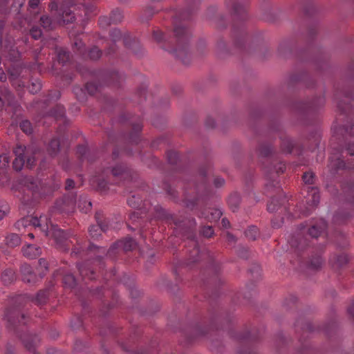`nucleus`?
Returning <instances> with one entry per match:
<instances>
[{
    "label": "nucleus",
    "instance_id": "f257e3e1",
    "mask_svg": "<svg viewBox=\"0 0 354 354\" xmlns=\"http://www.w3.org/2000/svg\"><path fill=\"white\" fill-rule=\"evenodd\" d=\"M15 228L18 231H22L26 228L39 229L44 232V235L55 241L56 246L64 251H68L71 248L72 250L71 254L73 256L82 255V252L86 253V255L92 257L95 256V259L91 261L88 260L84 264L78 263L77 265L80 274L83 279H88L92 280L96 278V273L93 268H90V265L96 263L101 269L103 267L102 261V254H105L106 250L104 248H98L93 244H89L86 251H84L86 241L75 236L66 234L64 230H61L56 225H53L46 215L37 216H26L18 220L15 225Z\"/></svg>",
    "mask_w": 354,
    "mask_h": 354
},
{
    "label": "nucleus",
    "instance_id": "f03ea898",
    "mask_svg": "<svg viewBox=\"0 0 354 354\" xmlns=\"http://www.w3.org/2000/svg\"><path fill=\"white\" fill-rule=\"evenodd\" d=\"M353 98V92L348 90H337L335 95L337 109L341 114L347 116L348 122L346 125L339 128L334 127L335 135L330 144L333 152L328 165L332 174L340 169H354V165L346 163L342 159L345 151L351 156H354V121L349 115L351 106L348 103Z\"/></svg>",
    "mask_w": 354,
    "mask_h": 354
},
{
    "label": "nucleus",
    "instance_id": "7ed1b4c3",
    "mask_svg": "<svg viewBox=\"0 0 354 354\" xmlns=\"http://www.w3.org/2000/svg\"><path fill=\"white\" fill-rule=\"evenodd\" d=\"M259 154L261 158H266L263 162V169L266 178V189L268 192H276L279 196L271 198L268 204V210L270 212L278 211L285 205L286 198H281L279 175L286 169L285 164L281 160L278 155L274 153L272 147L270 144L263 143L259 147Z\"/></svg>",
    "mask_w": 354,
    "mask_h": 354
},
{
    "label": "nucleus",
    "instance_id": "20e7f679",
    "mask_svg": "<svg viewBox=\"0 0 354 354\" xmlns=\"http://www.w3.org/2000/svg\"><path fill=\"white\" fill-rule=\"evenodd\" d=\"M49 289L39 290L35 297L28 295H19L10 299V305L4 314L8 326L16 329L17 324H26L28 317L23 311L24 308L29 302H33L37 306L46 304L48 300Z\"/></svg>",
    "mask_w": 354,
    "mask_h": 354
},
{
    "label": "nucleus",
    "instance_id": "39448f33",
    "mask_svg": "<svg viewBox=\"0 0 354 354\" xmlns=\"http://www.w3.org/2000/svg\"><path fill=\"white\" fill-rule=\"evenodd\" d=\"M157 216L159 218L166 220L169 223H174L176 232L180 234L182 236L189 239L194 247L192 251L189 252V257L187 260V266L190 267L192 263L197 262L202 259L203 256L205 255L200 251V249L195 241L196 233L195 226L196 222L194 219L180 220L174 215L169 214L164 209L158 207L156 209Z\"/></svg>",
    "mask_w": 354,
    "mask_h": 354
},
{
    "label": "nucleus",
    "instance_id": "423d86ee",
    "mask_svg": "<svg viewBox=\"0 0 354 354\" xmlns=\"http://www.w3.org/2000/svg\"><path fill=\"white\" fill-rule=\"evenodd\" d=\"M118 156L119 151L115 149L112 154V162H109V166H104L100 172L91 178V184L98 191L104 192L109 189L107 179L109 174L112 175L116 183L131 179V170L124 164L116 162Z\"/></svg>",
    "mask_w": 354,
    "mask_h": 354
},
{
    "label": "nucleus",
    "instance_id": "0eeeda50",
    "mask_svg": "<svg viewBox=\"0 0 354 354\" xmlns=\"http://www.w3.org/2000/svg\"><path fill=\"white\" fill-rule=\"evenodd\" d=\"M326 222L323 218L313 220L308 225H302L288 240L294 252L300 256V252L309 244V238L316 239L326 229Z\"/></svg>",
    "mask_w": 354,
    "mask_h": 354
},
{
    "label": "nucleus",
    "instance_id": "6e6552de",
    "mask_svg": "<svg viewBox=\"0 0 354 354\" xmlns=\"http://www.w3.org/2000/svg\"><path fill=\"white\" fill-rule=\"evenodd\" d=\"M174 32L176 45L171 47L169 51L174 53L185 64H187L189 63L187 56L188 55V41L190 37L189 32L184 25L177 24L176 19H175Z\"/></svg>",
    "mask_w": 354,
    "mask_h": 354
},
{
    "label": "nucleus",
    "instance_id": "1a4fd4ad",
    "mask_svg": "<svg viewBox=\"0 0 354 354\" xmlns=\"http://www.w3.org/2000/svg\"><path fill=\"white\" fill-rule=\"evenodd\" d=\"M38 151L32 145L26 147L21 144H17L14 149V153L16 156L12 162L14 169L20 171L25 165L27 167L31 168L35 165Z\"/></svg>",
    "mask_w": 354,
    "mask_h": 354
},
{
    "label": "nucleus",
    "instance_id": "9d476101",
    "mask_svg": "<svg viewBox=\"0 0 354 354\" xmlns=\"http://www.w3.org/2000/svg\"><path fill=\"white\" fill-rule=\"evenodd\" d=\"M302 178L304 182L308 185L304 189V191L307 192L306 203L308 206L306 207L305 210L302 211L301 214L303 215H308L310 212L317 205L319 202L320 196L317 187L309 186L314 183V174L312 172H305Z\"/></svg>",
    "mask_w": 354,
    "mask_h": 354
},
{
    "label": "nucleus",
    "instance_id": "9b49d317",
    "mask_svg": "<svg viewBox=\"0 0 354 354\" xmlns=\"http://www.w3.org/2000/svg\"><path fill=\"white\" fill-rule=\"evenodd\" d=\"M60 93L58 91L50 92L48 97L44 100L43 102H36L35 108L39 110V115L44 118L48 116L53 117L55 120H58L62 119L65 115V109L63 106L57 104L50 111L44 110L46 108L47 101L57 100L59 99Z\"/></svg>",
    "mask_w": 354,
    "mask_h": 354
},
{
    "label": "nucleus",
    "instance_id": "f8f14e48",
    "mask_svg": "<svg viewBox=\"0 0 354 354\" xmlns=\"http://www.w3.org/2000/svg\"><path fill=\"white\" fill-rule=\"evenodd\" d=\"M121 120L122 122L127 120L128 124L131 127V130L127 136L128 146L124 147L123 151L128 155H132V149H130L129 145L132 147L138 144L140 141L139 133L141 131L142 128V121L140 118H134V117H131L127 119L126 115H122Z\"/></svg>",
    "mask_w": 354,
    "mask_h": 354
},
{
    "label": "nucleus",
    "instance_id": "ddd939ff",
    "mask_svg": "<svg viewBox=\"0 0 354 354\" xmlns=\"http://www.w3.org/2000/svg\"><path fill=\"white\" fill-rule=\"evenodd\" d=\"M70 36L74 37L73 50L80 54L84 59L88 58L91 60H97L102 56V50L97 46H93L86 50L84 44L80 36L75 37L73 31L70 32Z\"/></svg>",
    "mask_w": 354,
    "mask_h": 354
},
{
    "label": "nucleus",
    "instance_id": "4468645a",
    "mask_svg": "<svg viewBox=\"0 0 354 354\" xmlns=\"http://www.w3.org/2000/svg\"><path fill=\"white\" fill-rule=\"evenodd\" d=\"M77 70L82 75H86L85 71L88 72L92 77H95L97 78H102L103 80L107 84H111L113 86H118L122 80H123V75L120 74L118 71H113L104 73L103 72H98L97 73H94L92 71H90L88 69L85 68L82 69L81 67L77 66Z\"/></svg>",
    "mask_w": 354,
    "mask_h": 354
},
{
    "label": "nucleus",
    "instance_id": "2eb2a0df",
    "mask_svg": "<svg viewBox=\"0 0 354 354\" xmlns=\"http://www.w3.org/2000/svg\"><path fill=\"white\" fill-rule=\"evenodd\" d=\"M110 37L114 44L122 39L124 45L127 48L131 49L135 53H137V48L140 47V44L136 38L132 39L128 32H122L121 30L116 28L113 29L110 32Z\"/></svg>",
    "mask_w": 354,
    "mask_h": 354
},
{
    "label": "nucleus",
    "instance_id": "dca6fc26",
    "mask_svg": "<svg viewBox=\"0 0 354 354\" xmlns=\"http://www.w3.org/2000/svg\"><path fill=\"white\" fill-rule=\"evenodd\" d=\"M207 173V169H201L196 179L187 185V188L193 187L198 194H208L210 191L208 185Z\"/></svg>",
    "mask_w": 354,
    "mask_h": 354
},
{
    "label": "nucleus",
    "instance_id": "f3484780",
    "mask_svg": "<svg viewBox=\"0 0 354 354\" xmlns=\"http://www.w3.org/2000/svg\"><path fill=\"white\" fill-rule=\"evenodd\" d=\"M136 245L135 240L131 237H127L113 244L107 251L106 255L113 259L120 251H131L136 248Z\"/></svg>",
    "mask_w": 354,
    "mask_h": 354
},
{
    "label": "nucleus",
    "instance_id": "a211bd4d",
    "mask_svg": "<svg viewBox=\"0 0 354 354\" xmlns=\"http://www.w3.org/2000/svg\"><path fill=\"white\" fill-rule=\"evenodd\" d=\"M101 86L95 82H88L85 84L84 89L75 86L73 92L79 101L83 102L86 99V91L90 95H95L97 92H100Z\"/></svg>",
    "mask_w": 354,
    "mask_h": 354
},
{
    "label": "nucleus",
    "instance_id": "6ab92c4d",
    "mask_svg": "<svg viewBox=\"0 0 354 354\" xmlns=\"http://www.w3.org/2000/svg\"><path fill=\"white\" fill-rule=\"evenodd\" d=\"M95 216L97 225L90 226L88 233L91 238L97 239L98 236L101 235L102 232H105L109 230V223L103 219L102 212H97Z\"/></svg>",
    "mask_w": 354,
    "mask_h": 354
},
{
    "label": "nucleus",
    "instance_id": "aec40b11",
    "mask_svg": "<svg viewBox=\"0 0 354 354\" xmlns=\"http://www.w3.org/2000/svg\"><path fill=\"white\" fill-rule=\"evenodd\" d=\"M325 100L324 97H319L313 99L310 102L301 104L298 106L299 111L304 114H308L310 112H313L318 107L324 105Z\"/></svg>",
    "mask_w": 354,
    "mask_h": 354
},
{
    "label": "nucleus",
    "instance_id": "412c9836",
    "mask_svg": "<svg viewBox=\"0 0 354 354\" xmlns=\"http://www.w3.org/2000/svg\"><path fill=\"white\" fill-rule=\"evenodd\" d=\"M68 4H70V6H68V3L64 4L59 12L61 17L60 19L64 24H70L75 20V15L71 9V7L75 6L73 1L69 0Z\"/></svg>",
    "mask_w": 354,
    "mask_h": 354
},
{
    "label": "nucleus",
    "instance_id": "4be33fe9",
    "mask_svg": "<svg viewBox=\"0 0 354 354\" xmlns=\"http://www.w3.org/2000/svg\"><path fill=\"white\" fill-rule=\"evenodd\" d=\"M20 272L21 274L22 280L28 283H35L37 281V276L33 272L32 268L28 263H23L20 267Z\"/></svg>",
    "mask_w": 354,
    "mask_h": 354
},
{
    "label": "nucleus",
    "instance_id": "5701e85b",
    "mask_svg": "<svg viewBox=\"0 0 354 354\" xmlns=\"http://www.w3.org/2000/svg\"><path fill=\"white\" fill-rule=\"evenodd\" d=\"M23 255L30 259H36L41 254V248L32 244H27L22 247Z\"/></svg>",
    "mask_w": 354,
    "mask_h": 354
},
{
    "label": "nucleus",
    "instance_id": "b1692460",
    "mask_svg": "<svg viewBox=\"0 0 354 354\" xmlns=\"http://www.w3.org/2000/svg\"><path fill=\"white\" fill-rule=\"evenodd\" d=\"M76 153L78 158L82 162L86 160L91 162L94 160V153L91 152L85 145H79Z\"/></svg>",
    "mask_w": 354,
    "mask_h": 354
},
{
    "label": "nucleus",
    "instance_id": "393cba45",
    "mask_svg": "<svg viewBox=\"0 0 354 354\" xmlns=\"http://www.w3.org/2000/svg\"><path fill=\"white\" fill-rule=\"evenodd\" d=\"M75 198L73 195L65 196L63 200V205L58 210L66 214L73 212L75 206Z\"/></svg>",
    "mask_w": 354,
    "mask_h": 354
},
{
    "label": "nucleus",
    "instance_id": "a878e982",
    "mask_svg": "<svg viewBox=\"0 0 354 354\" xmlns=\"http://www.w3.org/2000/svg\"><path fill=\"white\" fill-rule=\"evenodd\" d=\"M20 338L21 339L25 347L30 351H35V348L40 340L37 335L32 334H27L23 337L21 336Z\"/></svg>",
    "mask_w": 354,
    "mask_h": 354
},
{
    "label": "nucleus",
    "instance_id": "bb28decb",
    "mask_svg": "<svg viewBox=\"0 0 354 354\" xmlns=\"http://www.w3.org/2000/svg\"><path fill=\"white\" fill-rule=\"evenodd\" d=\"M221 216V211L216 208H209L201 212V216L210 222L218 221Z\"/></svg>",
    "mask_w": 354,
    "mask_h": 354
},
{
    "label": "nucleus",
    "instance_id": "cd10ccee",
    "mask_svg": "<svg viewBox=\"0 0 354 354\" xmlns=\"http://www.w3.org/2000/svg\"><path fill=\"white\" fill-rule=\"evenodd\" d=\"M62 147H64V144H61L60 139L53 138L48 144L47 151L50 156H55Z\"/></svg>",
    "mask_w": 354,
    "mask_h": 354
},
{
    "label": "nucleus",
    "instance_id": "c85d7f7f",
    "mask_svg": "<svg viewBox=\"0 0 354 354\" xmlns=\"http://www.w3.org/2000/svg\"><path fill=\"white\" fill-rule=\"evenodd\" d=\"M232 6L233 14L236 17L239 18L241 20H243L246 18V9L241 3L234 1Z\"/></svg>",
    "mask_w": 354,
    "mask_h": 354
},
{
    "label": "nucleus",
    "instance_id": "c756f323",
    "mask_svg": "<svg viewBox=\"0 0 354 354\" xmlns=\"http://www.w3.org/2000/svg\"><path fill=\"white\" fill-rule=\"evenodd\" d=\"M12 99V95L5 86L0 87V109H1L6 103L10 104Z\"/></svg>",
    "mask_w": 354,
    "mask_h": 354
},
{
    "label": "nucleus",
    "instance_id": "7c9ffc66",
    "mask_svg": "<svg viewBox=\"0 0 354 354\" xmlns=\"http://www.w3.org/2000/svg\"><path fill=\"white\" fill-rule=\"evenodd\" d=\"M77 206L82 212L87 213L91 210L92 203L88 201L86 196H80L78 200Z\"/></svg>",
    "mask_w": 354,
    "mask_h": 354
},
{
    "label": "nucleus",
    "instance_id": "2f4dec72",
    "mask_svg": "<svg viewBox=\"0 0 354 354\" xmlns=\"http://www.w3.org/2000/svg\"><path fill=\"white\" fill-rule=\"evenodd\" d=\"M56 57L57 61L59 64H62L63 66L66 64L70 60V55L68 51H66L63 48H56Z\"/></svg>",
    "mask_w": 354,
    "mask_h": 354
},
{
    "label": "nucleus",
    "instance_id": "473e14b6",
    "mask_svg": "<svg viewBox=\"0 0 354 354\" xmlns=\"http://www.w3.org/2000/svg\"><path fill=\"white\" fill-rule=\"evenodd\" d=\"M234 37L236 44L240 47L243 45V41L245 39L246 34L243 27L240 29L236 28V26H234Z\"/></svg>",
    "mask_w": 354,
    "mask_h": 354
},
{
    "label": "nucleus",
    "instance_id": "72a5a7b5",
    "mask_svg": "<svg viewBox=\"0 0 354 354\" xmlns=\"http://www.w3.org/2000/svg\"><path fill=\"white\" fill-rule=\"evenodd\" d=\"M15 279V272L12 269H6L1 274V280L6 285L10 284Z\"/></svg>",
    "mask_w": 354,
    "mask_h": 354
},
{
    "label": "nucleus",
    "instance_id": "f704fd0d",
    "mask_svg": "<svg viewBox=\"0 0 354 354\" xmlns=\"http://www.w3.org/2000/svg\"><path fill=\"white\" fill-rule=\"evenodd\" d=\"M21 243L20 236L15 233L9 234L6 237V244L10 248H15L19 245Z\"/></svg>",
    "mask_w": 354,
    "mask_h": 354
},
{
    "label": "nucleus",
    "instance_id": "c9c22d12",
    "mask_svg": "<svg viewBox=\"0 0 354 354\" xmlns=\"http://www.w3.org/2000/svg\"><path fill=\"white\" fill-rule=\"evenodd\" d=\"M153 37L154 40L158 44H162V48L165 50H168L165 46V43L167 42L166 36L159 30H154L153 32ZM170 44V41H168Z\"/></svg>",
    "mask_w": 354,
    "mask_h": 354
},
{
    "label": "nucleus",
    "instance_id": "e433bc0d",
    "mask_svg": "<svg viewBox=\"0 0 354 354\" xmlns=\"http://www.w3.org/2000/svg\"><path fill=\"white\" fill-rule=\"evenodd\" d=\"M295 147L293 140L290 138H284L281 140V147L285 153H292Z\"/></svg>",
    "mask_w": 354,
    "mask_h": 354
},
{
    "label": "nucleus",
    "instance_id": "4c0bfd02",
    "mask_svg": "<svg viewBox=\"0 0 354 354\" xmlns=\"http://www.w3.org/2000/svg\"><path fill=\"white\" fill-rule=\"evenodd\" d=\"M128 205L133 208H140L142 205V201L140 196L132 195L127 199Z\"/></svg>",
    "mask_w": 354,
    "mask_h": 354
},
{
    "label": "nucleus",
    "instance_id": "58836bf2",
    "mask_svg": "<svg viewBox=\"0 0 354 354\" xmlns=\"http://www.w3.org/2000/svg\"><path fill=\"white\" fill-rule=\"evenodd\" d=\"M240 203V196L237 193L231 194L228 198V204L233 211L238 207Z\"/></svg>",
    "mask_w": 354,
    "mask_h": 354
},
{
    "label": "nucleus",
    "instance_id": "ea45409f",
    "mask_svg": "<svg viewBox=\"0 0 354 354\" xmlns=\"http://www.w3.org/2000/svg\"><path fill=\"white\" fill-rule=\"evenodd\" d=\"M63 283L66 286L73 288L77 285V279L73 274H68L63 277Z\"/></svg>",
    "mask_w": 354,
    "mask_h": 354
},
{
    "label": "nucleus",
    "instance_id": "a19ab883",
    "mask_svg": "<svg viewBox=\"0 0 354 354\" xmlns=\"http://www.w3.org/2000/svg\"><path fill=\"white\" fill-rule=\"evenodd\" d=\"M245 236L250 240H255L259 234V230L256 226H250L245 232Z\"/></svg>",
    "mask_w": 354,
    "mask_h": 354
},
{
    "label": "nucleus",
    "instance_id": "79ce46f5",
    "mask_svg": "<svg viewBox=\"0 0 354 354\" xmlns=\"http://www.w3.org/2000/svg\"><path fill=\"white\" fill-rule=\"evenodd\" d=\"M40 21L42 27L46 30H52L54 28L55 24L48 16L44 15L41 17Z\"/></svg>",
    "mask_w": 354,
    "mask_h": 354
},
{
    "label": "nucleus",
    "instance_id": "37998d69",
    "mask_svg": "<svg viewBox=\"0 0 354 354\" xmlns=\"http://www.w3.org/2000/svg\"><path fill=\"white\" fill-rule=\"evenodd\" d=\"M322 263L323 261L320 254H316L310 259L309 262V267L313 269H317L321 267Z\"/></svg>",
    "mask_w": 354,
    "mask_h": 354
},
{
    "label": "nucleus",
    "instance_id": "c03bdc74",
    "mask_svg": "<svg viewBox=\"0 0 354 354\" xmlns=\"http://www.w3.org/2000/svg\"><path fill=\"white\" fill-rule=\"evenodd\" d=\"M348 261V257L345 254H341L337 256L334 259V266L340 268L344 266Z\"/></svg>",
    "mask_w": 354,
    "mask_h": 354
},
{
    "label": "nucleus",
    "instance_id": "a18cd8bd",
    "mask_svg": "<svg viewBox=\"0 0 354 354\" xmlns=\"http://www.w3.org/2000/svg\"><path fill=\"white\" fill-rule=\"evenodd\" d=\"M167 160L171 165H176L178 161L179 160L180 156L178 152L170 150L167 153Z\"/></svg>",
    "mask_w": 354,
    "mask_h": 354
},
{
    "label": "nucleus",
    "instance_id": "49530a36",
    "mask_svg": "<svg viewBox=\"0 0 354 354\" xmlns=\"http://www.w3.org/2000/svg\"><path fill=\"white\" fill-rule=\"evenodd\" d=\"M110 18L113 24H117L122 21L123 15L120 10L115 9L111 12Z\"/></svg>",
    "mask_w": 354,
    "mask_h": 354
},
{
    "label": "nucleus",
    "instance_id": "de8ad7c7",
    "mask_svg": "<svg viewBox=\"0 0 354 354\" xmlns=\"http://www.w3.org/2000/svg\"><path fill=\"white\" fill-rule=\"evenodd\" d=\"M26 185L28 189H30L32 193H35L37 190V185L36 181L32 177H28L25 180Z\"/></svg>",
    "mask_w": 354,
    "mask_h": 354
},
{
    "label": "nucleus",
    "instance_id": "09e8293b",
    "mask_svg": "<svg viewBox=\"0 0 354 354\" xmlns=\"http://www.w3.org/2000/svg\"><path fill=\"white\" fill-rule=\"evenodd\" d=\"M20 128L26 134H30L32 132V124L28 120H23L20 123Z\"/></svg>",
    "mask_w": 354,
    "mask_h": 354
},
{
    "label": "nucleus",
    "instance_id": "8fccbe9b",
    "mask_svg": "<svg viewBox=\"0 0 354 354\" xmlns=\"http://www.w3.org/2000/svg\"><path fill=\"white\" fill-rule=\"evenodd\" d=\"M41 84L38 80H35L32 82L31 84L28 87L29 91L32 94L37 93L41 90Z\"/></svg>",
    "mask_w": 354,
    "mask_h": 354
},
{
    "label": "nucleus",
    "instance_id": "3c124183",
    "mask_svg": "<svg viewBox=\"0 0 354 354\" xmlns=\"http://www.w3.org/2000/svg\"><path fill=\"white\" fill-rule=\"evenodd\" d=\"M71 324L73 329H79L83 326V320L81 317L77 316L72 319Z\"/></svg>",
    "mask_w": 354,
    "mask_h": 354
},
{
    "label": "nucleus",
    "instance_id": "603ef678",
    "mask_svg": "<svg viewBox=\"0 0 354 354\" xmlns=\"http://www.w3.org/2000/svg\"><path fill=\"white\" fill-rule=\"evenodd\" d=\"M112 23L111 18L106 16H102L99 18L98 24L102 28H106Z\"/></svg>",
    "mask_w": 354,
    "mask_h": 354
},
{
    "label": "nucleus",
    "instance_id": "864d4df0",
    "mask_svg": "<svg viewBox=\"0 0 354 354\" xmlns=\"http://www.w3.org/2000/svg\"><path fill=\"white\" fill-rule=\"evenodd\" d=\"M31 37L35 39H38L41 36V30L37 26H32L30 30Z\"/></svg>",
    "mask_w": 354,
    "mask_h": 354
},
{
    "label": "nucleus",
    "instance_id": "5fc2aeb1",
    "mask_svg": "<svg viewBox=\"0 0 354 354\" xmlns=\"http://www.w3.org/2000/svg\"><path fill=\"white\" fill-rule=\"evenodd\" d=\"M10 162V156L7 153H3L0 156V169L6 168Z\"/></svg>",
    "mask_w": 354,
    "mask_h": 354
},
{
    "label": "nucleus",
    "instance_id": "6e6d98bb",
    "mask_svg": "<svg viewBox=\"0 0 354 354\" xmlns=\"http://www.w3.org/2000/svg\"><path fill=\"white\" fill-rule=\"evenodd\" d=\"M201 232L204 236L209 238L212 236L214 230L211 226H204Z\"/></svg>",
    "mask_w": 354,
    "mask_h": 354
},
{
    "label": "nucleus",
    "instance_id": "4d7b16f0",
    "mask_svg": "<svg viewBox=\"0 0 354 354\" xmlns=\"http://www.w3.org/2000/svg\"><path fill=\"white\" fill-rule=\"evenodd\" d=\"M10 212V207L6 201H0V213L8 215Z\"/></svg>",
    "mask_w": 354,
    "mask_h": 354
},
{
    "label": "nucleus",
    "instance_id": "13d9d810",
    "mask_svg": "<svg viewBox=\"0 0 354 354\" xmlns=\"http://www.w3.org/2000/svg\"><path fill=\"white\" fill-rule=\"evenodd\" d=\"M283 218H279V217H277L275 216L274 218H273L272 219V226L273 228H279L281 227L283 221Z\"/></svg>",
    "mask_w": 354,
    "mask_h": 354
},
{
    "label": "nucleus",
    "instance_id": "bf43d9fd",
    "mask_svg": "<svg viewBox=\"0 0 354 354\" xmlns=\"http://www.w3.org/2000/svg\"><path fill=\"white\" fill-rule=\"evenodd\" d=\"M225 184V180L219 176H216L214 178V185L216 188L221 187Z\"/></svg>",
    "mask_w": 354,
    "mask_h": 354
},
{
    "label": "nucleus",
    "instance_id": "052dcab7",
    "mask_svg": "<svg viewBox=\"0 0 354 354\" xmlns=\"http://www.w3.org/2000/svg\"><path fill=\"white\" fill-rule=\"evenodd\" d=\"M82 7L84 8L85 15H88L89 13L93 12L95 8L93 6H86L85 4L82 5Z\"/></svg>",
    "mask_w": 354,
    "mask_h": 354
},
{
    "label": "nucleus",
    "instance_id": "680f3d73",
    "mask_svg": "<svg viewBox=\"0 0 354 354\" xmlns=\"http://www.w3.org/2000/svg\"><path fill=\"white\" fill-rule=\"evenodd\" d=\"M74 187H75L74 181L71 178H68L66 181V186H65L66 189L69 190L71 189H73Z\"/></svg>",
    "mask_w": 354,
    "mask_h": 354
},
{
    "label": "nucleus",
    "instance_id": "e2e57ef3",
    "mask_svg": "<svg viewBox=\"0 0 354 354\" xmlns=\"http://www.w3.org/2000/svg\"><path fill=\"white\" fill-rule=\"evenodd\" d=\"M60 164L64 169L66 171L70 169V162L68 158L63 160V161L60 162Z\"/></svg>",
    "mask_w": 354,
    "mask_h": 354
},
{
    "label": "nucleus",
    "instance_id": "0e129e2a",
    "mask_svg": "<svg viewBox=\"0 0 354 354\" xmlns=\"http://www.w3.org/2000/svg\"><path fill=\"white\" fill-rule=\"evenodd\" d=\"M140 217V214L138 212H133L130 214L129 218L133 221L135 222L137 219H138Z\"/></svg>",
    "mask_w": 354,
    "mask_h": 354
},
{
    "label": "nucleus",
    "instance_id": "69168bd1",
    "mask_svg": "<svg viewBox=\"0 0 354 354\" xmlns=\"http://www.w3.org/2000/svg\"><path fill=\"white\" fill-rule=\"evenodd\" d=\"M146 86H142L138 91V94L140 97H143L145 99V94H146Z\"/></svg>",
    "mask_w": 354,
    "mask_h": 354
},
{
    "label": "nucleus",
    "instance_id": "338daca9",
    "mask_svg": "<svg viewBox=\"0 0 354 354\" xmlns=\"http://www.w3.org/2000/svg\"><path fill=\"white\" fill-rule=\"evenodd\" d=\"M39 266L44 268L45 270L48 269V262L45 259L41 258L39 260Z\"/></svg>",
    "mask_w": 354,
    "mask_h": 354
},
{
    "label": "nucleus",
    "instance_id": "774afa93",
    "mask_svg": "<svg viewBox=\"0 0 354 354\" xmlns=\"http://www.w3.org/2000/svg\"><path fill=\"white\" fill-rule=\"evenodd\" d=\"M347 312L348 315L353 319L354 320V304L348 306L347 309Z\"/></svg>",
    "mask_w": 354,
    "mask_h": 354
}]
</instances>
